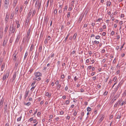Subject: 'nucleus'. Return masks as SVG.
<instances>
[{"label": "nucleus", "instance_id": "f257e3e1", "mask_svg": "<svg viewBox=\"0 0 126 126\" xmlns=\"http://www.w3.org/2000/svg\"><path fill=\"white\" fill-rule=\"evenodd\" d=\"M30 31L31 30L29 29L28 30L27 35L23 38V42L25 40V42L26 41L27 42V44H28L31 38V35H30Z\"/></svg>", "mask_w": 126, "mask_h": 126}, {"label": "nucleus", "instance_id": "f03ea898", "mask_svg": "<svg viewBox=\"0 0 126 126\" xmlns=\"http://www.w3.org/2000/svg\"><path fill=\"white\" fill-rule=\"evenodd\" d=\"M35 77L33 78V79L34 80H40L41 79V78L40 77L41 76L42 74L39 72H35L34 74Z\"/></svg>", "mask_w": 126, "mask_h": 126}, {"label": "nucleus", "instance_id": "7ed1b4c3", "mask_svg": "<svg viewBox=\"0 0 126 126\" xmlns=\"http://www.w3.org/2000/svg\"><path fill=\"white\" fill-rule=\"evenodd\" d=\"M9 74V72H7L4 75L2 79V80L3 81L5 80L8 77Z\"/></svg>", "mask_w": 126, "mask_h": 126}, {"label": "nucleus", "instance_id": "20e7f679", "mask_svg": "<svg viewBox=\"0 0 126 126\" xmlns=\"http://www.w3.org/2000/svg\"><path fill=\"white\" fill-rule=\"evenodd\" d=\"M4 7L5 9H7L9 4V0H5Z\"/></svg>", "mask_w": 126, "mask_h": 126}, {"label": "nucleus", "instance_id": "39448f33", "mask_svg": "<svg viewBox=\"0 0 126 126\" xmlns=\"http://www.w3.org/2000/svg\"><path fill=\"white\" fill-rule=\"evenodd\" d=\"M9 31L13 33L15 31V28L14 27L13 25L12 26L11 25L10 26Z\"/></svg>", "mask_w": 126, "mask_h": 126}, {"label": "nucleus", "instance_id": "423d86ee", "mask_svg": "<svg viewBox=\"0 0 126 126\" xmlns=\"http://www.w3.org/2000/svg\"><path fill=\"white\" fill-rule=\"evenodd\" d=\"M34 46L33 44H32L31 45V46L30 47V52L31 51H32V54L33 52V49L34 50Z\"/></svg>", "mask_w": 126, "mask_h": 126}, {"label": "nucleus", "instance_id": "0eeeda50", "mask_svg": "<svg viewBox=\"0 0 126 126\" xmlns=\"http://www.w3.org/2000/svg\"><path fill=\"white\" fill-rule=\"evenodd\" d=\"M121 92L120 93V94H119V95L118 96H115L114 97V98L112 99V101L113 102L114 101H115L116 99L119 96L120 94H121Z\"/></svg>", "mask_w": 126, "mask_h": 126}, {"label": "nucleus", "instance_id": "6e6552de", "mask_svg": "<svg viewBox=\"0 0 126 126\" xmlns=\"http://www.w3.org/2000/svg\"><path fill=\"white\" fill-rule=\"evenodd\" d=\"M41 5V2H38V5L37 7V12H38Z\"/></svg>", "mask_w": 126, "mask_h": 126}, {"label": "nucleus", "instance_id": "1a4fd4ad", "mask_svg": "<svg viewBox=\"0 0 126 126\" xmlns=\"http://www.w3.org/2000/svg\"><path fill=\"white\" fill-rule=\"evenodd\" d=\"M8 27H9V25H7L6 26V27L5 28V29L4 31V32L5 33H6V32L7 31L8 29Z\"/></svg>", "mask_w": 126, "mask_h": 126}, {"label": "nucleus", "instance_id": "9d476101", "mask_svg": "<svg viewBox=\"0 0 126 126\" xmlns=\"http://www.w3.org/2000/svg\"><path fill=\"white\" fill-rule=\"evenodd\" d=\"M4 100L2 99L1 100L0 102V107L1 108L3 106V103Z\"/></svg>", "mask_w": 126, "mask_h": 126}, {"label": "nucleus", "instance_id": "9b49d317", "mask_svg": "<svg viewBox=\"0 0 126 126\" xmlns=\"http://www.w3.org/2000/svg\"><path fill=\"white\" fill-rule=\"evenodd\" d=\"M29 93V91H26L25 92V96L24 98H26V97H27V96L28 95Z\"/></svg>", "mask_w": 126, "mask_h": 126}, {"label": "nucleus", "instance_id": "f8f14e48", "mask_svg": "<svg viewBox=\"0 0 126 126\" xmlns=\"http://www.w3.org/2000/svg\"><path fill=\"white\" fill-rule=\"evenodd\" d=\"M42 45H40L38 49L39 52H42Z\"/></svg>", "mask_w": 126, "mask_h": 126}, {"label": "nucleus", "instance_id": "ddd939ff", "mask_svg": "<svg viewBox=\"0 0 126 126\" xmlns=\"http://www.w3.org/2000/svg\"><path fill=\"white\" fill-rule=\"evenodd\" d=\"M17 3V1L16 0H15L14 1L13 5V7H15L16 5V4Z\"/></svg>", "mask_w": 126, "mask_h": 126}, {"label": "nucleus", "instance_id": "4468645a", "mask_svg": "<svg viewBox=\"0 0 126 126\" xmlns=\"http://www.w3.org/2000/svg\"><path fill=\"white\" fill-rule=\"evenodd\" d=\"M46 95L48 97H50L51 96V94H49L48 92H47L46 94Z\"/></svg>", "mask_w": 126, "mask_h": 126}, {"label": "nucleus", "instance_id": "2eb2a0df", "mask_svg": "<svg viewBox=\"0 0 126 126\" xmlns=\"http://www.w3.org/2000/svg\"><path fill=\"white\" fill-rule=\"evenodd\" d=\"M104 115H103L102 117L100 118L99 120V121L100 122H101L104 119Z\"/></svg>", "mask_w": 126, "mask_h": 126}, {"label": "nucleus", "instance_id": "dca6fc26", "mask_svg": "<svg viewBox=\"0 0 126 126\" xmlns=\"http://www.w3.org/2000/svg\"><path fill=\"white\" fill-rule=\"evenodd\" d=\"M20 38V36L19 35L17 37L16 40V42L18 43L19 41V40Z\"/></svg>", "mask_w": 126, "mask_h": 126}, {"label": "nucleus", "instance_id": "f3484780", "mask_svg": "<svg viewBox=\"0 0 126 126\" xmlns=\"http://www.w3.org/2000/svg\"><path fill=\"white\" fill-rule=\"evenodd\" d=\"M9 18V16L7 14L5 18V21H6V22H8V19Z\"/></svg>", "mask_w": 126, "mask_h": 126}, {"label": "nucleus", "instance_id": "a211bd4d", "mask_svg": "<svg viewBox=\"0 0 126 126\" xmlns=\"http://www.w3.org/2000/svg\"><path fill=\"white\" fill-rule=\"evenodd\" d=\"M93 43V44H97L99 43V42L98 41H97L96 40L94 42L92 41Z\"/></svg>", "mask_w": 126, "mask_h": 126}, {"label": "nucleus", "instance_id": "6ab92c4d", "mask_svg": "<svg viewBox=\"0 0 126 126\" xmlns=\"http://www.w3.org/2000/svg\"><path fill=\"white\" fill-rule=\"evenodd\" d=\"M14 15V13H12L11 15V16L10 17V19H12L13 18Z\"/></svg>", "mask_w": 126, "mask_h": 126}, {"label": "nucleus", "instance_id": "aec40b11", "mask_svg": "<svg viewBox=\"0 0 126 126\" xmlns=\"http://www.w3.org/2000/svg\"><path fill=\"white\" fill-rule=\"evenodd\" d=\"M18 10V8L17 6L15 9V14L16 15L17 13Z\"/></svg>", "mask_w": 126, "mask_h": 126}, {"label": "nucleus", "instance_id": "412c9836", "mask_svg": "<svg viewBox=\"0 0 126 126\" xmlns=\"http://www.w3.org/2000/svg\"><path fill=\"white\" fill-rule=\"evenodd\" d=\"M4 65H5V63H4L1 66V70L2 71L3 70V69L4 68Z\"/></svg>", "mask_w": 126, "mask_h": 126}, {"label": "nucleus", "instance_id": "4be33fe9", "mask_svg": "<svg viewBox=\"0 0 126 126\" xmlns=\"http://www.w3.org/2000/svg\"><path fill=\"white\" fill-rule=\"evenodd\" d=\"M77 33H75V34H74L73 38L74 39H75L77 35Z\"/></svg>", "mask_w": 126, "mask_h": 126}, {"label": "nucleus", "instance_id": "5701e85b", "mask_svg": "<svg viewBox=\"0 0 126 126\" xmlns=\"http://www.w3.org/2000/svg\"><path fill=\"white\" fill-rule=\"evenodd\" d=\"M31 10H30V12L28 14V18L30 17L31 15L32 14V12H31Z\"/></svg>", "mask_w": 126, "mask_h": 126}, {"label": "nucleus", "instance_id": "b1692460", "mask_svg": "<svg viewBox=\"0 0 126 126\" xmlns=\"http://www.w3.org/2000/svg\"><path fill=\"white\" fill-rule=\"evenodd\" d=\"M16 73H15L14 74V75H13V79H12V80H14L16 78Z\"/></svg>", "mask_w": 126, "mask_h": 126}, {"label": "nucleus", "instance_id": "393cba45", "mask_svg": "<svg viewBox=\"0 0 126 126\" xmlns=\"http://www.w3.org/2000/svg\"><path fill=\"white\" fill-rule=\"evenodd\" d=\"M6 43L7 41H6L5 40H4L2 44V46H5Z\"/></svg>", "mask_w": 126, "mask_h": 126}, {"label": "nucleus", "instance_id": "a878e982", "mask_svg": "<svg viewBox=\"0 0 126 126\" xmlns=\"http://www.w3.org/2000/svg\"><path fill=\"white\" fill-rule=\"evenodd\" d=\"M31 104V103L30 102H29L27 103H24V104L27 106H29V105H30Z\"/></svg>", "mask_w": 126, "mask_h": 126}, {"label": "nucleus", "instance_id": "bb28decb", "mask_svg": "<svg viewBox=\"0 0 126 126\" xmlns=\"http://www.w3.org/2000/svg\"><path fill=\"white\" fill-rule=\"evenodd\" d=\"M48 20V18L47 17H45L44 19V21L45 22H47Z\"/></svg>", "mask_w": 126, "mask_h": 126}, {"label": "nucleus", "instance_id": "cd10ccee", "mask_svg": "<svg viewBox=\"0 0 126 126\" xmlns=\"http://www.w3.org/2000/svg\"><path fill=\"white\" fill-rule=\"evenodd\" d=\"M29 0H26L25 1L24 4L26 5V6H27V4L29 3Z\"/></svg>", "mask_w": 126, "mask_h": 126}, {"label": "nucleus", "instance_id": "c85d7f7f", "mask_svg": "<svg viewBox=\"0 0 126 126\" xmlns=\"http://www.w3.org/2000/svg\"><path fill=\"white\" fill-rule=\"evenodd\" d=\"M122 101V99H120L118 101H117L118 102V104H119V105H120V103H121Z\"/></svg>", "mask_w": 126, "mask_h": 126}, {"label": "nucleus", "instance_id": "c756f323", "mask_svg": "<svg viewBox=\"0 0 126 126\" xmlns=\"http://www.w3.org/2000/svg\"><path fill=\"white\" fill-rule=\"evenodd\" d=\"M57 85V89L59 90L61 87V84H59Z\"/></svg>", "mask_w": 126, "mask_h": 126}, {"label": "nucleus", "instance_id": "7c9ffc66", "mask_svg": "<svg viewBox=\"0 0 126 126\" xmlns=\"http://www.w3.org/2000/svg\"><path fill=\"white\" fill-rule=\"evenodd\" d=\"M22 116H21L19 117L17 119V121L18 122L20 121L21 119L22 118Z\"/></svg>", "mask_w": 126, "mask_h": 126}, {"label": "nucleus", "instance_id": "2f4dec72", "mask_svg": "<svg viewBox=\"0 0 126 126\" xmlns=\"http://www.w3.org/2000/svg\"><path fill=\"white\" fill-rule=\"evenodd\" d=\"M36 10H33V13H32V17L33 16H34L35 15V13H36Z\"/></svg>", "mask_w": 126, "mask_h": 126}, {"label": "nucleus", "instance_id": "473e14b6", "mask_svg": "<svg viewBox=\"0 0 126 126\" xmlns=\"http://www.w3.org/2000/svg\"><path fill=\"white\" fill-rule=\"evenodd\" d=\"M91 110V108L89 107H88L87 108V110L88 111H90Z\"/></svg>", "mask_w": 126, "mask_h": 126}, {"label": "nucleus", "instance_id": "72a5a7b5", "mask_svg": "<svg viewBox=\"0 0 126 126\" xmlns=\"http://www.w3.org/2000/svg\"><path fill=\"white\" fill-rule=\"evenodd\" d=\"M28 55V54L27 52H26V53H25V56H24V59H26L27 56Z\"/></svg>", "mask_w": 126, "mask_h": 126}, {"label": "nucleus", "instance_id": "f704fd0d", "mask_svg": "<svg viewBox=\"0 0 126 126\" xmlns=\"http://www.w3.org/2000/svg\"><path fill=\"white\" fill-rule=\"evenodd\" d=\"M124 104H125L124 102V101H123L122 100V102H121V103H120V106H122Z\"/></svg>", "mask_w": 126, "mask_h": 126}, {"label": "nucleus", "instance_id": "c9c22d12", "mask_svg": "<svg viewBox=\"0 0 126 126\" xmlns=\"http://www.w3.org/2000/svg\"><path fill=\"white\" fill-rule=\"evenodd\" d=\"M108 3H107V6H110L111 4V2L110 1H108Z\"/></svg>", "mask_w": 126, "mask_h": 126}, {"label": "nucleus", "instance_id": "e433bc0d", "mask_svg": "<svg viewBox=\"0 0 126 126\" xmlns=\"http://www.w3.org/2000/svg\"><path fill=\"white\" fill-rule=\"evenodd\" d=\"M35 82H36L35 81H34L32 82V84H31V86H32V87L34 86H35L34 84H35Z\"/></svg>", "mask_w": 126, "mask_h": 126}, {"label": "nucleus", "instance_id": "4c0bfd02", "mask_svg": "<svg viewBox=\"0 0 126 126\" xmlns=\"http://www.w3.org/2000/svg\"><path fill=\"white\" fill-rule=\"evenodd\" d=\"M36 86V85H35L34 86L32 87L31 89V91L32 92L33 91Z\"/></svg>", "mask_w": 126, "mask_h": 126}, {"label": "nucleus", "instance_id": "58836bf2", "mask_svg": "<svg viewBox=\"0 0 126 126\" xmlns=\"http://www.w3.org/2000/svg\"><path fill=\"white\" fill-rule=\"evenodd\" d=\"M22 7V6H21L20 8L19 9V12L20 13H21L23 9Z\"/></svg>", "mask_w": 126, "mask_h": 126}, {"label": "nucleus", "instance_id": "ea45409f", "mask_svg": "<svg viewBox=\"0 0 126 126\" xmlns=\"http://www.w3.org/2000/svg\"><path fill=\"white\" fill-rule=\"evenodd\" d=\"M100 38V36L99 35L96 36L95 37V38L96 39H99Z\"/></svg>", "mask_w": 126, "mask_h": 126}, {"label": "nucleus", "instance_id": "a19ab883", "mask_svg": "<svg viewBox=\"0 0 126 126\" xmlns=\"http://www.w3.org/2000/svg\"><path fill=\"white\" fill-rule=\"evenodd\" d=\"M83 16H81L79 19V20L81 22V21L82 20V18Z\"/></svg>", "mask_w": 126, "mask_h": 126}, {"label": "nucleus", "instance_id": "79ce46f5", "mask_svg": "<svg viewBox=\"0 0 126 126\" xmlns=\"http://www.w3.org/2000/svg\"><path fill=\"white\" fill-rule=\"evenodd\" d=\"M117 79V77H116L115 76L114 78L113 79V81H114L115 82L116 81Z\"/></svg>", "mask_w": 126, "mask_h": 126}, {"label": "nucleus", "instance_id": "37998d69", "mask_svg": "<svg viewBox=\"0 0 126 126\" xmlns=\"http://www.w3.org/2000/svg\"><path fill=\"white\" fill-rule=\"evenodd\" d=\"M3 61V59L2 58H0V65L1 64V63Z\"/></svg>", "mask_w": 126, "mask_h": 126}, {"label": "nucleus", "instance_id": "c03bdc74", "mask_svg": "<svg viewBox=\"0 0 126 126\" xmlns=\"http://www.w3.org/2000/svg\"><path fill=\"white\" fill-rule=\"evenodd\" d=\"M66 104H67V105H68L69 104V103H70V101L69 100H66Z\"/></svg>", "mask_w": 126, "mask_h": 126}, {"label": "nucleus", "instance_id": "a18cd8bd", "mask_svg": "<svg viewBox=\"0 0 126 126\" xmlns=\"http://www.w3.org/2000/svg\"><path fill=\"white\" fill-rule=\"evenodd\" d=\"M78 79V78L76 76H75L74 78V79L75 81H76Z\"/></svg>", "mask_w": 126, "mask_h": 126}, {"label": "nucleus", "instance_id": "49530a36", "mask_svg": "<svg viewBox=\"0 0 126 126\" xmlns=\"http://www.w3.org/2000/svg\"><path fill=\"white\" fill-rule=\"evenodd\" d=\"M19 21H18V22H16V23L17 24V28H19V27L20 26V24H19Z\"/></svg>", "mask_w": 126, "mask_h": 126}, {"label": "nucleus", "instance_id": "de8ad7c7", "mask_svg": "<svg viewBox=\"0 0 126 126\" xmlns=\"http://www.w3.org/2000/svg\"><path fill=\"white\" fill-rule=\"evenodd\" d=\"M57 12V9H55L54 11V14H56Z\"/></svg>", "mask_w": 126, "mask_h": 126}, {"label": "nucleus", "instance_id": "09e8293b", "mask_svg": "<svg viewBox=\"0 0 126 126\" xmlns=\"http://www.w3.org/2000/svg\"><path fill=\"white\" fill-rule=\"evenodd\" d=\"M70 13L69 12H68V13L67 17H68V18L70 16Z\"/></svg>", "mask_w": 126, "mask_h": 126}, {"label": "nucleus", "instance_id": "8fccbe9b", "mask_svg": "<svg viewBox=\"0 0 126 126\" xmlns=\"http://www.w3.org/2000/svg\"><path fill=\"white\" fill-rule=\"evenodd\" d=\"M118 102H117L115 104V105H114V107H116L118 105Z\"/></svg>", "mask_w": 126, "mask_h": 126}, {"label": "nucleus", "instance_id": "3c124183", "mask_svg": "<svg viewBox=\"0 0 126 126\" xmlns=\"http://www.w3.org/2000/svg\"><path fill=\"white\" fill-rule=\"evenodd\" d=\"M77 112H76L75 110L74 111V112L73 113V115L74 116H76L77 115Z\"/></svg>", "mask_w": 126, "mask_h": 126}, {"label": "nucleus", "instance_id": "603ef678", "mask_svg": "<svg viewBox=\"0 0 126 126\" xmlns=\"http://www.w3.org/2000/svg\"><path fill=\"white\" fill-rule=\"evenodd\" d=\"M115 33V32L114 31H112L111 32L110 34L112 35H113Z\"/></svg>", "mask_w": 126, "mask_h": 126}, {"label": "nucleus", "instance_id": "864d4df0", "mask_svg": "<svg viewBox=\"0 0 126 126\" xmlns=\"http://www.w3.org/2000/svg\"><path fill=\"white\" fill-rule=\"evenodd\" d=\"M87 24H86L85 23L84 25L83 28H84L86 27H87Z\"/></svg>", "mask_w": 126, "mask_h": 126}, {"label": "nucleus", "instance_id": "5fc2aeb1", "mask_svg": "<svg viewBox=\"0 0 126 126\" xmlns=\"http://www.w3.org/2000/svg\"><path fill=\"white\" fill-rule=\"evenodd\" d=\"M59 81L58 80H57L56 82H55V84L56 85H58V84H59Z\"/></svg>", "mask_w": 126, "mask_h": 126}, {"label": "nucleus", "instance_id": "6e6d98bb", "mask_svg": "<svg viewBox=\"0 0 126 126\" xmlns=\"http://www.w3.org/2000/svg\"><path fill=\"white\" fill-rule=\"evenodd\" d=\"M90 61L92 62V64H93V63H94V62H95V61L93 59L92 60L91 59H90Z\"/></svg>", "mask_w": 126, "mask_h": 126}, {"label": "nucleus", "instance_id": "4d7b16f0", "mask_svg": "<svg viewBox=\"0 0 126 126\" xmlns=\"http://www.w3.org/2000/svg\"><path fill=\"white\" fill-rule=\"evenodd\" d=\"M81 115L82 116H83L84 115V112L83 111L81 113Z\"/></svg>", "mask_w": 126, "mask_h": 126}, {"label": "nucleus", "instance_id": "13d9d810", "mask_svg": "<svg viewBox=\"0 0 126 126\" xmlns=\"http://www.w3.org/2000/svg\"><path fill=\"white\" fill-rule=\"evenodd\" d=\"M121 118V116L120 115H118L116 117V119H119Z\"/></svg>", "mask_w": 126, "mask_h": 126}, {"label": "nucleus", "instance_id": "bf43d9fd", "mask_svg": "<svg viewBox=\"0 0 126 126\" xmlns=\"http://www.w3.org/2000/svg\"><path fill=\"white\" fill-rule=\"evenodd\" d=\"M45 44H46L48 42L47 41V39H45Z\"/></svg>", "mask_w": 126, "mask_h": 126}, {"label": "nucleus", "instance_id": "052dcab7", "mask_svg": "<svg viewBox=\"0 0 126 126\" xmlns=\"http://www.w3.org/2000/svg\"><path fill=\"white\" fill-rule=\"evenodd\" d=\"M33 119L32 117L31 118L29 119V120L30 122H31L33 120Z\"/></svg>", "mask_w": 126, "mask_h": 126}, {"label": "nucleus", "instance_id": "680f3d73", "mask_svg": "<svg viewBox=\"0 0 126 126\" xmlns=\"http://www.w3.org/2000/svg\"><path fill=\"white\" fill-rule=\"evenodd\" d=\"M61 77L62 79H63L65 77V76L64 74L62 75L61 76Z\"/></svg>", "mask_w": 126, "mask_h": 126}, {"label": "nucleus", "instance_id": "e2e57ef3", "mask_svg": "<svg viewBox=\"0 0 126 126\" xmlns=\"http://www.w3.org/2000/svg\"><path fill=\"white\" fill-rule=\"evenodd\" d=\"M108 93V92H107V91H106L105 92H104V94L105 95H106Z\"/></svg>", "mask_w": 126, "mask_h": 126}, {"label": "nucleus", "instance_id": "0e129e2a", "mask_svg": "<svg viewBox=\"0 0 126 126\" xmlns=\"http://www.w3.org/2000/svg\"><path fill=\"white\" fill-rule=\"evenodd\" d=\"M68 88V87L67 86H66L65 88V91H67V90Z\"/></svg>", "mask_w": 126, "mask_h": 126}, {"label": "nucleus", "instance_id": "69168bd1", "mask_svg": "<svg viewBox=\"0 0 126 126\" xmlns=\"http://www.w3.org/2000/svg\"><path fill=\"white\" fill-rule=\"evenodd\" d=\"M92 68V66H88L87 67V69H90Z\"/></svg>", "mask_w": 126, "mask_h": 126}, {"label": "nucleus", "instance_id": "338daca9", "mask_svg": "<svg viewBox=\"0 0 126 126\" xmlns=\"http://www.w3.org/2000/svg\"><path fill=\"white\" fill-rule=\"evenodd\" d=\"M60 114L61 115L63 114L64 113V112L62 110L60 112Z\"/></svg>", "mask_w": 126, "mask_h": 126}, {"label": "nucleus", "instance_id": "774afa93", "mask_svg": "<svg viewBox=\"0 0 126 126\" xmlns=\"http://www.w3.org/2000/svg\"><path fill=\"white\" fill-rule=\"evenodd\" d=\"M51 38V37L50 36H48L47 37V40H50Z\"/></svg>", "mask_w": 126, "mask_h": 126}]
</instances>
